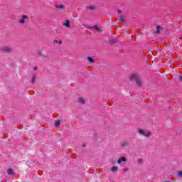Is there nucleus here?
<instances>
[{
	"instance_id": "obj_20",
	"label": "nucleus",
	"mask_w": 182,
	"mask_h": 182,
	"mask_svg": "<svg viewBox=\"0 0 182 182\" xmlns=\"http://www.w3.org/2000/svg\"><path fill=\"white\" fill-rule=\"evenodd\" d=\"M117 163H118V164H120L122 163L121 159H118Z\"/></svg>"
},
{
	"instance_id": "obj_3",
	"label": "nucleus",
	"mask_w": 182,
	"mask_h": 182,
	"mask_svg": "<svg viewBox=\"0 0 182 182\" xmlns=\"http://www.w3.org/2000/svg\"><path fill=\"white\" fill-rule=\"evenodd\" d=\"M1 51L4 52V53H11L13 50L11 47H3L1 48Z\"/></svg>"
},
{
	"instance_id": "obj_2",
	"label": "nucleus",
	"mask_w": 182,
	"mask_h": 182,
	"mask_svg": "<svg viewBox=\"0 0 182 182\" xmlns=\"http://www.w3.org/2000/svg\"><path fill=\"white\" fill-rule=\"evenodd\" d=\"M139 133L145 137H150V136H151V132H150V131H144L141 129H139Z\"/></svg>"
},
{
	"instance_id": "obj_7",
	"label": "nucleus",
	"mask_w": 182,
	"mask_h": 182,
	"mask_svg": "<svg viewBox=\"0 0 182 182\" xmlns=\"http://www.w3.org/2000/svg\"><path fill=\"white\" fill-rule=\"evenodd\" d=\"M163 31V27H161V26H156V33H160V31Z\"/></svg>"
},
{
	"instance_id": "obj_24",
	"label": "nucleus",
	"mask_w": 182,
	"mask_h": 182,
	"mask_svg": "<svg viewBox=\"0 0 182 182\" xmlns=\"http://www.w3.org/2000/svg\"><path fill=\"white\" fill-rule=\"evenodd\" d=\"M118 14H122V10H118Z\"/></svg>"
},
{
	"instance_id": "obj_21",
	"label": "nucleus",
	"mask_w": 182,
	"mask_h": 182,
	"mask_svg": "<svg viewBox=\"0 0 182 182\" xmlns=\"http://www.w3.org/2000/svg\"><path fill=\"white\" fill-rule=\"evenodd\" d=\"M88 8H89V9H95V7H93V6H90Z\"/></svg>"
},
{
	"instance_id": "obj_10",
	"label": "nucleus",
	"mask_w": 182,
	"mask_h": 182,
	"mask_svg": "<svg viewBox=\"0 0 182 182\" xmlns=\"http://www.w3.org/2000/svg\"><path fill=\"white\" fill-rule=\"evenodd\" d=\"M55 8H57V9H63L65 7L62 4H58L55 6Z\"/></svg>"
},
{
	"instance_id": "obj_9",
	"label": "nucleus",
	"mask_w": 182,
	"mask_h": 182,
	"mask_svg": "<svg viewBox=\"0 0 182 182\" xmlns=\"http://www.w3.org/2000/svg\"><path fill=\"white\" fill-rule=\"evenodd\" d=\"M64 26H66V28H70V21H69V20H67L66 22L64 23Z\"/></svg>"
},
{
	"instance_id": "obj_16",
	"label": "nucleus",
	"mask_w": 182,
	"mask_h": 182,
	"mask_svg": "<svg viewBox=\"0 0 182 182\" xmlns=\"http://www.w3.org/2000/svg\"><path fill=\"white\" fill-rule=\"evenodd\" d=\"M178 80H179L180 82H182V74H181V75H179L178 76Z\"/></svg>"
},
{
	"instance_id": "obj_6",
	"label": "nucleus",
	"mask_w": 182,
	"mask_h": 182,
	"mask_svg": "<svg viewBox=\"0 0 182 182\" xmlns=\"http://www.w3.org/2000/svg\"><path fill=\"white\" fill-rule=\"evenodd\" d=\"M7 173L9 176H14L15 172H14V170H12V168H9L7 170Z\"/></svg>"
},
{
	"instance_id": "obj_18",
	"label": "nucleus",
	"mask_w": 182,
	"mask_h": 182,
	"mask_svg": "<svg viewBox=\"0 0 182 182\" xmlns=\"http://www.w3.org/2000/svg\"><path fill=\"white\" fill-rule=\"evenodd\" d=\"M121 161H127V159L125 157H122L121 158Z\"/></svg>"
},
{
	"instance_id": "obj_8",
	"label": "nucleus",
	"mask_w": 182,
	"mask_h": 182,
	"mask_svg": "<svg viewBox=\"0 0 182 182\" xmlns=\"http://www.w3.org/2000/svg\"><path fill=\"white\" fill-rule=\"evenodd\" d=\"M35 82H36V75H33L32 79H31V83L34 85Z\"/></svg>"
},
{
	"instance_id": "obj_5",
	"label": "nucleus",
	"mask_w": 182,
	"mask_h": 182,
	"mask_svg": "<svg viewBox=\"0 0 182 182\" xmlns=\"http://www.w3.org/2000/svg\"><path fill=\"white\" fill-rule=\"evenodd\" d=\"M111 171L113 173H117V171H119V168L116 166H114L111 168Z\"/></svg>"
},
{
	"instance_id": "obj_19",
	"label": "nucleus",
	"mask_w": 182,
	"mask_h": 182,
	"mask_svg": "<svg viewBox=\"0 0 182 182\" xmlns=\"http://www.w3.org/2000/svg\"><path fill=\"white\" fill-rule=\"evenodd\" d=\"M178 177H182V171H181L178 173Z\"/></svg>"
},
{
	"instance_id": "obj_1",
	"label": "nucleus",
	"mask_w": 182,
	"mask_h": 182,
	"mask_svg": "<svg viewBox=\"0 0 182 182\" xmlns=\"http://www.w3.org/2000/svg\"><path fill=\"white\" fill-rule=\"evenodd\" d=\"M130 80H135L136 86L141 87L143 86V80L137 74H131L129 76Z\"/></svg>"
},
{
	"instance_id": "obj_22",
	"label": "nucleus",
	"mask_w": 182,
	"mask_h": 182,
	"mask_svg": "<svg viewBox=\"0 0 182 182\" xmlns=\"http://www.w3.org/2000/svg\"><path fill=\"white\" fill-rule=\"evenodd\" d=\"M53 43H54V44H55V43H58V41L54 40Z\"/></svg>"
},
{
	"instance_id": "obj_12",
	"label": "nucleus",
	"mask_w": 182,
	"mask_h": 182,
	"mask_svg": "<svg viewBox=\"0 0 182 182\" xmlns=\"http://www.w3.org/2000/svg\"><path fill=\"white\" fill-rule=\"evenodd\" d=\"M78 103H80V105H85V100L83 98L79 99Z\"/></svg>"
},
{
	"instance_id": "obj_23",
	"label": "nucleus",
	"mask_w": 182,
	"mask_h": 182,
	"mask_svg": "<svg viewBox=\"0 0 182 182\" xmlns=\"http://www.w3.org/2000/svg\"><path fill=\"white\" fill-rule=\"evenodd\" d=\"M59 45H62V41H58Z\"/></svg>"
},
{
	"instance_id": "obj_26",
	"label": "nucleus",
	"mask_w": 182,
	"mask_h": 182,
	"mask_svg": "<svg viewBox=\"0 0 182 182\" xmlns=\"http://www.w3.org/2000/svg\"><path fill=\"white\" fill-rule=\"evenodd\" d=\"M86 146L85 144L82 145V147H85Z\"/></svg>"
},
{
	"instance_id": "obj_14",
	"label": "nucleus",
	"mask_w": 182,
	"mask_h": 182,
	"mask_svg": "<svg viewBox=\"0 0 182 182\" xmlns=\"http://www.w3.org/2000/svg\"><path fill=\"white\" fill-rule=\"evenodd\" d=\"M87 60H89L91 63H93L95 62V59L92 57H87Z\"/></svg>"
},
{
	"instance_id": "obj_11",
	"label": "nucleus",
	"mask_w": 182,
	"mask_h": 182,
	"mask_svg": "<svg viewBox=\"0 0 182 182\" xmlns=\"http://www.w3.org/2000/svg\"><path fill=\"white\" fill-rule=\"evenodd\" d=\"M119 22L121 23H124V16H121L119 18Z\"/></svg>"
},
{
	"instance_id": "obj_13",
	"label": "nucleus",
	"mask_w": 182,
	"mask_h": 182,
	"mask_svg": "<svg viewBox=\"0 0 182 182\" xmlns=\"http://www.w3.org/2000/svg\"><path fill=\"white\" fill-rule=\"evenodd\" d=\"M55 126L56 127H60V121H55Z\"/></svg>"
},
{
	"instance_id": "obj_15",
	"label": "nucleus",
	"mask_w": 182,
	"mask_h": 182,
	"mask_svg": "<svg viewBox=\"0 0 182 182\" xmlns=\"http://www.w3.org/2000/svg\"><path fill=\"white\" fill-rule=\"evenodd\" d=\"M93 29H95V31H97V32H102V30H100V28H99L97 26H94L92 27Z\"/></svg>"
},
{
	"instance_id": "obj_17",
	"label": "nucleus",
	"mask_w": 182,
	"mask_h": 182,
	"mask_svg": "<svg viewBox=\"0 0 182 182\" xmlns=\"http://www.w3.org/2000/svg\"><path fill=\"white\" fill-rule=\"evenodd\" d=\"M137 163L138 164H141V163H143V160L141 159H137Z\"/></svg>"
},
{
	"instance_id": "obj_25",
	"label": "nucleus",
	"mask_w": 182,
	"mask_h": 182,
	"mask_svg": "<svg viewBox=\"0 0 182 182\" xmlns=\"http://www.w3.org/2000/svg\"><path fill=\"white\" fill-rule=\"evenodd\" d=\"M34 70H38V67H35Z\"/></svg>"
},
{
	"instance_id": "obj_4",
	"label": "nucleus",
	"mask_w": 182,
	"mask_h": 182,
	"mask_svg": "<svg viewBox=\"0 0 182 182\" xmlns=\"http://www.w3.org/2000/svg\"><path fill=\"white\" fill-rule=\"evenodd\" d=\"M25 19H28V16L23 15L22 18L20 19V23H25Z\"/></svg>"
}]
</instances>
